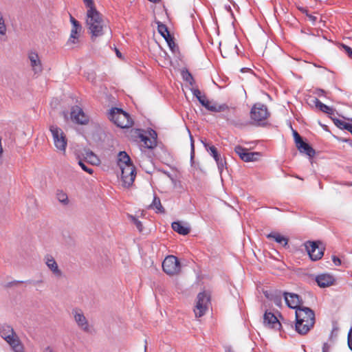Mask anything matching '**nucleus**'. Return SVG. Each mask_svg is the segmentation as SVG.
<instances>
[{"label": "nucleus", "mask_w": 352, "mask_h": 352, "mask_svg": "<svg viewBox=\"0 0 352 352\" xmlns=\"http://www.w3.org/2000/svg\"><path fill=\"white\" fill-rule=\"evenodd\" d=\"M270 116L267 106L262 103L254 104L250 111V118L256 126H265Z\"/></svg>", "instance_id": "obj_5"}, {"label": "nucleus", "mask_w": 352, "mask_h": 352, "mask_svg": "<svg viewBox=\"0 0 352 352\" xmlns=\"http://www.w3.org/2000/svg\"><path fill=\"white\" fill-rule=\"evenodd\" d=\"M44 260L46 265L52 272L54 276L58 278H60L63 276L62 271L59 269L56 261L52 255L47 254L45 256Z\"/></svg>", "instance_id": "obj_18"}, {"label": "nucleus", "mask_w": 352, "mask_h": 352, "mask_svg": "<svg viewBox=\"0 0 352 352\" xmlns=\"http://www.w3.org/2000/svg\"><path fill=\"white\" fill-rule=\"evenodd\" d=\"M348 346L352 351V326L350 327L347 336Z\"/></svg>", "instance_id": "obj_40"}, {"label": "nucleus", "mask_w": 352, "mask_h": 352, "mask_svg": "<svg viewBox=\"0 0 352 352\" xmlns=\"http://www.w3.org/2000/svg\"><path fill=\"white\" fill-rule=\"evenodd\" d=\"M270 300L274 302L276 306H280L282 304V294L278 290H274V294L270 297Z\"/></svg>", "instance_id": "obj_32"}, {"label": "nucleus", "mask_w": 352, "mask_h": 352, "mask_svg": "<svg viewBox=\"0 0 352 352\" xmlns=\"http://www.w3.org/2000/svg\"><path fill=\"white\" fill-rule=\"evenodd\" d=\"M190 90L199 103L208 110L211 102L207 99L206 96L201 94V91L198 88H192Z\"/></svg>", "instance_id": "obj_23"}, {"label": "nucleus", "mask_w": 352, "mask_h": 352, "mask_svg": "<svg viewBox=\"0 0 352 352\" xmlns=\"http://www.w3.org/2000/svg\"><path fill=\"white\" fill-rule=\"evenodd\" d=\"M316 94H318L319 96H322V95L325 93V91H324V90H323V89H317V90H316Z\"/></svg>", "instance_id": "obj_50"}, {"label": "nucleus", "mask_w": 352, "mask_h": 352, "mask_svg": "<svg viewBox=\"0 0 352 352\" xmlns=\"http://www.w3.org/2000/svg\"><path fill=\"white\" fill-rule=\"evenodd\" d=\"M267 239H273L276 243L286 247L288 244V239L276 232H271L267 235Z\"/></svg>", "instance_id": "obj_27"}, {"label": "nucleus", "mask_w": 352, "mask_h": 352, "mask_svg": "<svg viewBox=\"0 0 352 352\" xmlns=\"http://www.w3.org/2000/svg\"><path fill=\"white\" fill-rule=\"evenodd\" d=\"M331 258H332V261L336 266H340L341 265V263H342L341 260L338 256L333 255Z\"/></svg>", "instance_id": "obj_45"}, {"label": "nucleus", "mask_w": 352, "mask_h": 352, "mask_svg": "<svg viewBox=\"0 0 352 352\" xmlns=\"http://www.w3.org/2000/svg\"><path fill=\"white\" fill-rule=\"evenodd\" d=\"M116 55H117L118 57H119V58L122 57V54H121V52L118 50L116 49Z\"/></svg>", "instance_id": "obj_53"}, {"label": "nucleus", "mask_w": 352, "mask_h": 352, "mask_svg": "<svg viewBox=\"0 0 352 352\" xmlns=\"http://www.w3.org/2000/svg\"><path fill=\"white\" fill-rule=\"evenodd\" d=\"M70 118L73 122L78 124H87L89 122L88 116L84 113L82 108L77 105L72 107Z\"/></svg>", "instance_id": "obj_14"}, {"label": "nucleus", "mask_w": 352, "mask_h": 352, "mask_svg": "<svg viewBox=\"0 0 352 352\" xmlns=\"http://www.w3.org/2000/svg\"><path fill=\"white\" fill-rule=\"evenodd\" d=\"M300 10L302 13H305L306 15H307V14H309V13H308V10H307L306 8H300Z\"/></svg>", "instance_id": "obj_52"}, {"label": "nucleus", "mask_w": 352, "mask_h": 352, "mask_svg": "<svg viewBox=\"0 0 352 352\" xmlns=\"http://www.w3.org/2000/svg\"><path fill=\"white\" fill-rule=\"evenodd\" d=\"M181 74L182 76V78L186 82H188L190 85H193L195 83V80L191 74V73L188 71V69L184 68L182 70Z\"/></svg>", "instance_id": "obj_31"}, {"label": "nucleus", "mask_w": 352, "mask_h": 352, "mask_svg": "<svg viewBox=\"0 0 352 352\" xmlns=\"http://www.w3.org/2000/svg\"><path fill=\"white\" fill-rule=\"evenodd\" d=\"M56 197L58 200L64 205H67L69 199L67 195L63 190H58L56 192Z\"/></svg>", "instance_id": "obj_35"}, {"label": "nucleus", "mask_w": 352, "mask_h": 352, "mask_svg": "<svg viewBox=\"0 0 352 352\" xmlns=\"http://www.w3.org/2000/svg\"><path fill=\"white\" fill-rule=\"evenodd\" d=\"M296 311L295 329L300 335L307 334L315 324L314 311L307 307H302Z\"/></svg>", "instance_id": "obj_1"}, {"label": "nucleus", "mask_w": 352, "mask_h": 352, "mask_svg": "<svg viewBox=\"0 0 352 352\" xmlns=\"http://www.w3.org/2000/svg\"><path fill=\"white\" fill-rule=\"evenodd\" d=\"M50 131L52 135L56 148L60 151L65 152L67 141L62 129L56 125H51Z\"/></svg>", "instance_id": "obj_8"}, {"label": "nucleus", "mask_w": 352, "mask_h": 352, "mask_svg": "<svg viewBox=\"0 0 352 352\" xmlns=\"http://www.w3.org/2000/svg\"><path fill=\"white\" fill-rule=\"evenodd\" d=\"M340 48H343L346 50L348 56L349 58H352V48L349 46L344 44V43H340Z\"/></svg>", "instance_id": "obj_42"}, {"label": "nucleus", "mask_w": 352, "mask_h": 352, "mask_svg": "<svg viewBox=\"0 0 352 352\" xmlns=\"http://www.w3.org/2000/svg\"><path fill=\"white\" fill-rule=\"evenodd\" d=\"M293 131V136L294 139L295 144H297L300 142H301L302 140V138L300 135V134L296 131L292 129Z\"/></svg>", "instance_id": "obj_43"}, {"label": "nucleus", "mask_w": 352, "mask_h": 352, "mask_svg": "<svg viewBox=\"0 0 352 352\" xmlns=\"http://www.w3.org/2000/svg\"><path fill=\"white\" fill-rule=\"evenodd\" d=\"M7 28L5 23V20L2 12L0 11V35H5L6 34Z\"/></svg>", "instance_id": "obj_36"}, {"label": "nucleus", "mask_w": 352, "mask_h": 352, "mask_svg": "<svg viewBox=\"0 0 352 352\" xmlns=\"http://www.w3.org/2000/svg\"><path fill=\"white\" fill-rule=\"evenodd\" d=\"M285 298V303L288 307L298 310L300 307H302L301 305L303 303V301L300 296L294 293L289 292H284L283 294Z\"/></svg>", "instance_id": "obj_15"}, {"label": "nucleus", "mask_w": 352, "mask_h": 352, "mask_svg": "<svg viewBox=\"0 0 352 352\" xmlns=\"http://www.w3.org/2000/svg\"><path fill=\"white\" fill-rule=\"evenodd\" d=\"M157 23L159 34L165 39L170 50L174 52L176 50H178L174 41V37L170 35L168 27L160 21Z\"/></svg>", "instance_id": "obj_13"}, {"label": "nucleus", "mask_w": 352, "mask_h": 352, "mask_svg": "<svg viewBox=\"0 0 352 352\" xmlns=\"http://www.w3.org/2000/svg\"><path fill=\"white\" fill-rule=\"evenodd\" d=\"M146 345L144 346V351H146Z\"/></svg>", "instance_id": "obj_56"}, {"label": "nucleus", "mask_w": 352, "mask_h": 352, "mask_svg": "<svg viewBox=\"0 0 352 352\" xmlns=\"http://www.w3.org/2000/svg\"><path fill=\"white\" fill-rule=\"evenodd\" d=\"M296 146L300 153H304L309 157H313L316 154V151L311 146L304 140H302L296 144Z\"/></svg>", "instance_id": "obj_22"}, {"label": "nucleus", "mask_w": 352, "mask_h": 352, "mask_svg": "<svg viewBox=\"0 0 352 352\" xmlns=\"http://www.w3.org/2000/svg\"><path fill=\"white\" fill-rule=\"evenodd\" d=\"M121 169V179L124 187H131L135 180L136 176V168L133 164L128 166H120Z\"/></svg>", "instance_id": "obj_10"}, {"label": "nucleus", "mask_w": 352, "mask_h": 352, "mask_svg": "<svg viewBox=\"0 0 352 352\" xmlns=\"http://www.w3.org/2000/svg\"><path fill=\"white\" fill-rule=\"evenodd\" d=\"M346 184V185H348V186H351V185H352L351 184H349V183H347V184Z\"/></svg>", "instance_id": "obj_55"}, {"label": "nucleus", "mask_w": 352, "mask_h": 352, "mask_svg": "<svg viewBox=\"0 0 352 352\" xmlns=\"http://www.w3.org/2000/svg\"><path fill=\"white\" fill-rule=\"evenodd\" d=\"M143 131L141 129H135L133 131V136L138 138L141 142H144V147L148 149H153L157 146V133L153 129H150L148 133L150 137L143 134Z\"/></svg>", "instance_id": "obj_6"}, {"label": "nucleus", "mask_w": 352, "mask_h": 352, "mask_svg": "<svg viewBox=\"0 0 352 352\" xmlns=\"http://www.w3.org/2000/svg\"><path fill=\"white\" fill-rule=\"evenodd\" d=\"M148 208L155 210L156 213L164 214L166 212L164 208L161 204L160 197L156 195H154L153 200L149 205Z\"/></svg>", "instance_id": "obj_26"}, {"label": "nucleus", "mask_w": 352, "mask_h": 352, "mask_svg": "<svg viewBox=\"0 0 352 352\" xmlns=\"http://www.w3.org/2000/svg\"><path fill=\"white\" fill-rule=\"evenodd\" d=\"M108 118L117 126L124 129L133 125L130 115L121 108L113 107L110 109Z\"/></svg>", "instance_id": "obj_3"}, {"label": "nucleus", "mask_w": 352, "mask_h": 352, "mask_svg": "<svg viewBox=\"0 0 352 352\" xmlns=\"http://www.w3.org/2000/svg\"><path fill=\"white\" fill-rule=\"evenodd\" d=\"M263 322L271 328L282 331V324L271 311H266L263 316Z\"/></svg>", "instance_id": "obj_17"}, {"label": "nucleus", "mask_w": 352, "mask_h": 352, "mask_svg": "<svg viewBox=\"0 0 352 352\" xmlns=\"http://www.w3.org/2000/svg\"><path fill=\"white\" fill-rule=\"evenodd\" d=\"M201 143L203 144L204 146L207 150V151L209 152V147H211L212 145H210L208 143H207L206 140H201Z\"/></svg>", "instance_id": "obj_47"}, {"label": "nucleus", "mask_w": 352, "mask_h": 352, "mask_svg": "<svg viewBox=\"0 0 352 352\" xmlns=\"http://www.w3.org/2000/svg\"><path fill=\"white\" fill-rule=\"evenodd\" d=\"M263 293L265 298L270 300V297L274 294V291L263 290Z\"/></svg>", "instance_id": "obj_46"}, {"label": "nucleus", "mask_w": 352, "mask_h": 352, "mask_svg": "<svg viewBox=\"0 0 352 352\" xmlns=\"http://www.w3.org/2000/svg\"><path fill=\"white\" fill-rule=\"evenodd\" d=\"M83 2L87 8V15L93 14L94 12H98L95 7L94 0H83Z\"/></svg>", "instance_id": "obj_33"}, {"label": "nucleus", "mask_w": 352, "mask_h": 352, "mask_svg": "<svg viewBox=\"0 0 352 352\" xmlns=\"http://www.w3.org/2000/svg\"><path fill=\"white\" fill-rule=\"evenodd\" d=\"M209 149H210V155L214 158V160H215L217 164V167H218V169L220 172V173H222V171L223 170L224 168H226V160L224 158H222L220 155V154L219 153L218 151H217V148L212 145L211 147H209Z\"/></svg>", "instance_id": "obj_19"}, {"label": "nucleus", "mask_w": 352, "mask_h": 352, "mask_svg": "<svg viewBox=\"0 0 352 352\" xmlns=\"http://www.w3.org/2000/svg\"><path fill=\"white\" fill-rule=\"evenodd\" d=\"M162 269L168 275L177 274L181 270L180 262L173 255L167 256L162 262Z\"/></svg>", "instance_id": "obj_9"}, {"label": "nucleus", "mask_w": 352, "mask_h": 352, "mask_svg": "<svg viewBox=\"0 0 352 352\" xmlns=\"http://www.w3.org/2000/svg\"><path fill=\"white\" fill-rule=\"evenodd\" d=\"M342 140L343 142H350V143H351V140H350V139H342Z\"/></svg>", "instance_id": "obj_54"}, {"label": "nucleus", "mask_w": 352, "mask_h": 352, "mask_svg": "<svg viewBox=\"0 0 352 352\" xmlns=\"http://www.w3.org/2000/svg\"><path fill=\"white\" fill-rule=\"evenodd\" d=\"M208 111L212 112H222L226 111L227 110H230V107L226 104H221L217 105V104H210Z\"/></svg>", "instance_id": "obj_30"}, {"label": "nucleus", "mask_w": 352, "mask_h": 352, "mask_svg": "<svg viewBox=\"0 0 352 352\" xmlns=\"http://www.w3.org/2000/svg\"><path fill=\"white\" fill-rule=\"evenodd\" d=\"M43 352H54L50 346H47L44 349Z\"/></svg>", "instance_id": "obj_51"}, {"label": "nucleus", "mask_w": 352, "mask_h": 352, "mask_svg": "<svg viewBox=\"0 0 352 352\" xmlns=\"http://www.w3.org/2000/svg\"><path fill=\"white\" fill-rule=\"evenodd\" d=\"M70 22L72 24V28H82L80 23L72 16H70Z\"/></svg>", "instance_id": "obj_44"}, {"label": "nucleus", "mask_w": 352, "mask_h": 352, "mask_svg": "<svg viewBox=\"0 0 352 352\" xmlns=\"http://www.w3.org/2000/svg\"><path fill=\"white\" fill-rule=\"evenodd\" d=\"M64 116L66 117L67 116V113L64 112Z\"/></svg>", "instance_id": "obj_57"}, {"label": "nucleus", "mask_w": 352, "mask_h": 352, "mask_svg": "<svg viewBox=\"0 0 352 352\" xmlns=\"http://www.w3.org/2000/svg\"><path fill=\"white\" fill-rule=\"evenodd\" d=\"M332 120L333 121V123L336 126L341 129H346L348 131H349L351 133H352V123L346 122L344 121H342L340 119L335 118L331 117V118Z\"/></svg>", "instance_id": "obj_29"}, {"label": "nucleus", "mask_w": 352, "mask_h": 352, "mask_svg": "<svg viewBox=\"0 0 352 352\" xmlns=\"http://www.w3.org/2000/svg\"><path fill=\"white\" fill-rule=\"evenodd\" d=\"M118 164L120 167L121 165L128 166L133 163L129 155L125 151H120L118 155Z\"/></svg>", "instance_id": "obj_28"}, {"label": "nucleus", "mask_w": 352, "mask_h": 352, "mask_svg": "<svg viewBox=\"0 0 352 352\" xmlns=\"http://www.w3.org/2000/svg\"><path fill=\"white\" fill-rule=\"evenodd\" d=\"M234 151L239 156V157L245 162L257 161L261 156V153L249 152L248 148H243L239 145L235 146Z\"/></svg>", "instance_id": "obj_12"}, {"label": "nucleus", "mask_w": 352, "mask_h": 352, "mask_svg": "<svg viewBox=\"0 0 352 352\" xmlns=\"http://www.w3.org/2000/svg\"><path fill=\"white\" fill-rule=\"evenodd\" d=\"M24 283V281H23V280H14V281H12V282L8 283L6 285V287H10L13 286L14 285H16L17 283ZM25 283H33V284L36 285V284L42 283V280L32 281L31 280H28L25 281Z\"/></svg>", "instance_id": "obj_37"}, {"label": "nucleus", "mask_w": 352, "mask_h": 352, "mask_svg": "<svg viewBox=\"0 0 352 352\" xmlns=\"http://www.w3.org/2000/svg\"><path fill=\"white\" fill-rule=\"evenodd\" d=\"M131 220L133 223L135 225L136 228L140 232H142L143 230V226L140 221H139L137 218L133 216H131Z\"/></svg>", "instance_id": "obj_38"}, {"label": "nucleus", "mask_w": 352, "mask_h": 352, "mask_svg": "<svg viewBox=\"0 0 352 352\" xmlns=\"http://www.w3.org/2000/svg\"><path fill=\"white\" fill-rule=\"evenodd\" d=\"M72 314H74V320L78 327L83 331L89 332V325L82 311L79 309H73Z\"/></svg>", "instance_id": "obj_16"}, {"label": "nucleus", "mask_w": 352, "mask_h": 352, "mask_svg": "<svg viewBox=\"0 0 352 352\" xmlns=\"http://www.w3.org/2000/svg\"><path fill=\"white\" fill-rule=\"evenodd\" d=\"M86 23L92 37L101 36L104 34V22L98 11L94 12L93 14L87 15Z\"/></svg>", "instance_id": "obj_4"}, {"label": "nucleus", "mask_w": 352, "mask_h": 352, "mask_svg": "<svg viewBox=\"0 0 352 352\" xmlns=\"http://www.w3.org/2000/svg\"><path fill=\"white\" fill-rule=\"evenodd\" d=\"M226 352H232V351H231L230 350H228V351H226Z\"/></svg>", "instance_id": "obj_59"}, {"label": "nucleus", "mask_w": 352, "mask_h": 352, "mask_svg": "<svg viewBox=\"0 0 352 352\" xmlns=\"http://www.w3.org/2000/svg\"><path fill=\"white\" fill-rule=\"evenodd\" d=\"M305 249L311 260L316 261L320 260L324 255V248L322 242L319 241H307L305 243Z\"/></svg>", "instance_id": "obj_7"}, {"label": "nucleus", "mask_w": 352, "mask_h": 352, "mask_svg": "<svg viewBox=\"0 0 352 352\" xmlns=\"http://www.w3.org/2000/svg\"><path fill=\"white\" fill-rule=\"evenodd\" d=\"M82 28H72L71 30L70 37L69 38L68 42L72 43H76L78 42V32L81 30Z\"/></svg>", "instance_id": "obj_34"}, {"label": "nucleus", "mask_w": 352, "mask_h": 352, "mask_svg": "<svg viewBox=\"0 0 352 352\" xmlns=\"http://www.w3.org/2000/svg\"><path fill=\"white\" fill-rule=\"evenodd\" d=\"M0 336L5 340L14 352H24V346L13 328L7 324L0 326Z\"/></svg>", "instance_id": "obj_2"}, {"label": "nucleus", "mask_w": 352, "mask_h": 352, "mask_svg": "<svg viewBox=\"0 0 352 352\" xmlns=\"http://www.w3.org/2000/svg\"><path fill=\"white\" fill-rule=\"evenodd\" d=\"M28 58L30 60V65L34 73H41L43 70V67L38 54L36 52H31L28 54Z\"/></svg>", "instance_id": "obj_20"}, {"label": "nucleus", "mask_w": 352, "mask_h": 352, "mask_svg": "<svg viewBox=\"0 0 352 352\" xmlns=\"http://www.w3.org/2000/svg\"><path fill=\"white\" fill-rule=\"evenodd\" d=\"M190 161L192 162L195 157V145H194V140H193V138L191 135H190Z\"/></svg>", "instance_id": "obj_39"}, {"label": "nucleus", "mask_w": 352, "mask_h": 352, "mask_svg": "<svg viewBox=\"0 0 352 352\" xmlns=\"http://www.w3.org/2000/svg\"><path fill=\"white\" fill-rule=\"evenodd\" d=\"M313 103L316 105V107H318L321 111L327 113L329 115L330 118L332 117V116L334 115L335 109L333 108L323 104L321 102L318 98H314L313 100Z\"/></svg>", "instance_id": "obj_25"}, {"label": "nucleus", "mask_w": 352, "mask_h": 352, "mask_svg": "<svg viewBox=\"0 0 352 352\" xmlns=\"http://www.w3.org/2000/svg\"><path fill=\"white\" fill-rule=\"evenodd\" d=\"M316 281L320 287H326L333 285L335 278L330 274H322L316 277Z\"/></svg>", "instance_id": "obj_21"}, {"label": "nucleus", "mask_w": 352, "mask_h": 352, "mask_svg": "<svg viewBox=\"0 0 352 352\" xmlns=\"http://www.w3.org/2000/svg\"><path fill=\"white\" fill-rule=\"evenodd\" d=\"M329 345L327 343H324L322 346V352H329Z\"/></svg>", "instance_id": "obj_49"}, {"label": "nucleus", "mask_w": 352, "mask_h": 352, "mask_svg": "<svg viewBox=\"0 0 352 352\" xmlns=\"http://www.w3.org/2000/svg\"><path fill=\"white\" fill-rule=\"evenodd\" d=\"M78 164L80 165V166L82 168V169L83 170H85V172L89 173V174H92L93 173V169L91 168H89L87 167L85 164L84 162H82V161H79L78 162Z\"/></svg>", "instance_id": "obj_41"}, {"label": "nucleus", "mask_w": 352, "mask_h": 352, "mask_svg": "<svg viewBox=\"0 0 352 352\" xmlns=\"http://www.w3.org/2000/svg\"><path fill=\"white\" fill-rule=\"evenodd\" d=\"M307 16L309 18V19L312 22V23H315L316 21L317 20V17L314 16V15H311V14H307Z\"/></svg>", "instance_id": "obj_48"}, {"label": "nucleus", "mask_w": 352, "mask_h": 352, "mask_svg": "<svg viewBox=\"0 0 352 352\" xmlns=\"http://www.w3.org/2000/svg\"><path fill=\"white\" fill-rule=\"evenodd\" d=\"M336 329H333V331H331V333H333V331H335Z\"/></svg>", "instance_id": "obj_58"}, {"label": "nucleus", "mask_w": 352, "mask_h": 352, "mask_svg": "<svg viewBox=\"0 0 352 352\" xmlns=\"http://www.w3.org/2000/svg\"><path fill=\"white\" fill-rule=\"evenodd\" d=\"M197 302L196 305V309H195V314L196 317L203 316L206 311L208 309V305L210 302V296L204 292L198 294Z\"/></svg>", "instance_id": "obj_11"}, {"label": "nucleus", "mask_w": 352, "mask_h": 352, "mask_svg": "<svg viewBox=\"0 0 352 352\" xmlns=\"http://www.w3.org/2000/svg\"><path fill=\"white\" fill-rule=\"evenodd\" d=\"M173 230L182 235H187L190 232V228L188 226H185L180 221H174L172 223Z\"/></svg>", "instance_id": "obj_24"}]
</instances>
